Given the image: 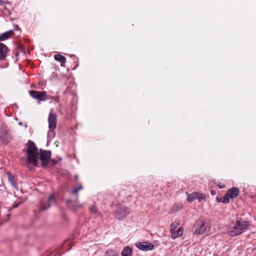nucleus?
<instances>
[{
	"label": "nucleus",
	"mask_w": 256,
	"mask_h": 256,
	"mask_svg": "<svg viewBox=\"0 0 256 256\" xmlns=\"http://www.w3.org/2000/svg\"><path fill=\"white\" fill-rule=\"evenodd\" d=\"M216 200L218 202H222V198H217Z\"/></svg>",
	"instance_id": "obj_30"
},
{
	"label": "nucleus",
	"mask_w": 256,
	"mask_h": 256,
	"mask_svg": "<svg viewBox=\"0 0 256 256\" xmlns=\"http://www.w3.org/2000/svg\"><path fill=\"white\" fill-rule=\"evenodd\" d=\"M132 248L130 246H127L122 250V256H132Z\"/></svg>",
	"instance_id": "obj_16"
},
{
	"label": "nucleus",
	"mask_w": 256,
	"mask_h": 256,
	"mask_svg": "<svg viewBox=\"0 0 256 256\" xmlns=\"http://www.w3.org/2000/svg\"><path fill=\"white\" fill-rule=\"evenodd\" d=\"M54 194H51L49 196L48 201L46 204H42V205L40 207V210H46L49 208H50L51 204H54Z\"/></svg>",
	"instance_id": "obj_10"
},
{
	"label": "nucleus",
	"mask_w": 256,
	"mask_h": 256,
	"mask_svg": "<svg viewBox=\"0 0 256 256\" xmlns=\"http://www.w3.org/2000/svg\"><path fill=\"white\" fill-rule=\"evenodd\" d=\"M26 146L27 149L23 150L24 155L20 160V164L31 170L32 169V141L28 140Z\"/></svg>",
	"instance_id": "obj_2"
},
{
	"label": "nucleus",
	"mask_w": 256,
	"mask_h": 256,
	"mask_svg": "<svg viewBox=\"0 0 256 256\" xmlns=\"http://www.w3.org/2000/svg\"><path fill=\"white\" fill-rule=\"evenodd\" d=\"M52 111V110H50L48 118V128H50L48 135L53 133V130L56 128L57 122L56 114Z\"/></svg>",
	"instance_id": "obj_5"
},
{
	"label": "nucleus",
	"mask_w": 256,
	"mask_h": 256,
	"mask_svg": "<svg viewBox=\"0 0 256 256\" xmlns=\"http://www.w3.org/2000/svg\"><path fill=\"white\" fill-rule=\"evenodd\" d=\"M187 200L191 202L197 198L198 192H193L191 194H187Z\"/></svg>",
	"instance_id": "obj_19"
},
{
	"label": "nucleus",
	"mask_w": 256,
	"mask_h": 256,
	"mask_svg": "<svg viewBox=\"0 0 256 256\" xmlns=\"http://www.w3.org/2000/svg\"><path fill=\"white\" fill-rule=\"evenodd\" d=\"M230 197L227 196V194H225V196L222 198V202L224 203H228L230 202L229 198Z\"/></svg>",
	"instance_id": "obj_25"
},
{
	"label": "nucleus",
	"mask_w": 256,
	"mask_h": 256,
	"mask_svg": "<svg viewBox=\"0 0 256 256\" xmlns=\"http://www.w3.org/2000/svg\"><path fill=\"white\" fill-rule=\"evenodd\" d=\"M205 198H206V196L204 194L198 193V196H197L196 199H198L199 202L202 201V200L204 199Z\"/></svg>",
	"instance_id": "obj_24"
},
{
	"label": "nucleus",
	"mask_w": 256,
	"mask_h": 256,
	"mask_svg": "<svg viewBox=\"0 0 256 256\" xmlns=\"http://www.w3.org/2000/svg\"><path fill=\"white\" fill-rule=\"evenodd\" d=\"M48 256H56V252H51L48 254Z\"/></svg>",
	"instance_id": "obj_29"
},
{
	"label": "nucleus",
	"mask_w": 256,
	"mask_h": 256,
	"mask_svg": "<svg viewBox=\"0 0 256 256\" xmlns=\"http://www.w3.org/2000/svg\"><path fill=\"white\" fill-rule=\"evenodd\" d=\"M82 186H79L78 188H74V190L72 191L71 194H77L78 191L82 190Z\"/></svg>",
	"instance_id": "obj_23"
},
{
	"label": "nucleus",
	"mask_w": 256,
	"mask_h": 256,
	"mask_svg": "<svg viewBox=\"0 0 256 256\" xmlns=\"http://www.w3.org/2000/svg\"><path fill=\"white\" fill-rule=\"evenodd\" d=\"M239 190L238 188L234 187L230 189L226 192L227 196H229L230 198H236L238 194Z\"/></svg>",
	"instance_id": "obj_12"
},
{
	"label": "nucleus",
	"mask_w": 256,
	"mask_h": 256,
	"mask_svg": "<svg viewBox=\"0 0 256 256\" xmlns=\"http://www.w3.org/2000/svg\"><path fill=\"white\" fill-rule=\"evenodd\" d=\"M182 204L181 203H176L172 207V212H176L182 208Z\"/></svg>",
	"instance_id": "obj_21"
},
{
	"label": "nucleus",
	"mask_w": 256,
	"mask_h": 256,
	"mask_svg": "<svg viewBox=\"0 0 256 256\" xmlns=\"http://www.w3.org/2000/svg\"><path fill=\"white\" fill-rule=\"evenodd\" d=\"M54 59L61 62L62 66H64V64L66 61V58L60 54H56L54 56Z\"/></svg>",
	"instance_id": "obj_17"
},
{
	"label": "nucleus",
	"mask_w": 256,
	"mask_h": 256,
	"mask_svg": "<svg viewBox=\"0 0 256 256\" xmlns=\"http://www.w3.org/2000/svg\"><path fill=\"white\" fill-rule=\"evenodd\" d=\"M52 162L53 164H56L58 162V160H52Z\"/></svg>",
	"instance_id": "obj_32"
},
{
	"label": "nucleus",
	"mask_w": 256,
	"mask_h": 256,
	"mask_svg": "<svg viewBox=\"0 0 256 256\" xmlns=\"http://www.w3.org/2000/svg\"><path fill=\"white\" fill-rule=\"evenodd\" d=\"M6 176L11 184L15 188H17L14 176L10 172H6Z\"/></svg>",
	"instance_id": "obj_15"
},
{
	"label": "nucleus",
	"mask_w": 256,
	"mask_h": 256,
	"mask_svg": "<svg viewBox=\"0 0 256 256\" xmlns=\"http://www.w3.org/2000/svg\"><path fill=\"white\" fill-rule=\"evenodd\" d=\"M90 211L92 214H96L97 212V208L96 206H94L90 208Z\"/></svg>",
	"instance_id": "obj_26"
},
{
	"label": "nucleus",
	"mask_w": 256,
	"mask_h": 256,
	"mask_svg": "<svg viewBox=\"0 0 256 256\" xmlns=\"http://www.w3.org/2000/svg\"><path fill=\"white\" fill-rule=\"evenodd\" d=\"M7 52V46L5 44L0 43V60L5 59Z\"/></svg>",
	"instance_id": "obj_11"
},
{
	"label": "nucleus",
	"mask_w": 256,
	"mask_h": 256,
	"mask_svg": "<svg viewBox=\"0 0 256 256\" xmlns=\"http://www.w3.org/2000/svg\"><path fill=\"white\" fill-rule=\"evenodd\" d=\"M29 94H30V96H32V90H30L29 91Z\"/></svg>",
	"instance_id": "obj_33"
},
{
	"label": "nucleus",
	"mask_w": 256,
	"mask_h": 256,
	"mask_svg": "<svg viewBox=\"0 0 256 256\" xmlns=\"http://www.w3.org/2000/svg\"><path fill=\"white\" fill-rule=\"evenodd\" d=\"M214 183L219 187L220 188H222L224 187V185L220 182H217Z\"/></svg>",
	"instance_id": "obj_27"
},
{
	"label": "nucleus",
	"mask_w": 256,
	"mask_h": 256,
	"mask_svg": "<svg viewBox=\"0 0 256 256\" xmlns=\"http://www.w3.org/2000/svg\"><path fill=\"white\" fill-rule=\"evenodd\" d=\"M33 98L36 100L38 103L40 104V102L44 101L46 99V92L33 90Z\"/></svg>",
	"instance_id": "obj_9"
},
{
	"label": "nucleus",
	"mask_w": 256,
	"mask_h": 256,
	"mask_svg": "<svg viewBox=\"0 0 256 256\" xmlns=\"http://www.w3.org/2000/svg\"><path fill=\"white\" fill-rule=\"evenodd\" d=\"M50 156V151L42 150H40V158L43 166H46L48 165Z\"/></svg>",
	"instance_id": "obj_7"
},
{
	"label": "nucleus",
	"mask_w": 256,
	"mask_h": 256,
	"mask_svg": "<svg viewBox=\"0 0 256 256\" xmlns=\"http://www.w3.org/2000/svg\"><path fill=\"white\" fill-rule=\"evenodd\" d=\"M129 214L128 209L124 206H118L115 212V216L117 219L122 220Z\"/></svg>",
	"instance_id": "obj_6"
},
{
	"label": "nucleus",
	"mask_w": 256,
	"mask_h": 256,
	"mask_svg": "<svg viewBox=\"0 0 256 256\" xmlns=\"http://www.w3.org/2000/svg\"><path fill=\"white\" fill-rule=\"evenodd\" d=\"M12 139V136L9 133L8 128L6 125H2L0 128V141L4 144H8Z\"/></svg>",
	"instance_id": "obj_4"
},
{
	"label": "nucleus",
	"mask_w": 256,
	"mask_h": 256,
	"mask_svg": "<svg viewBox=\"0 0 256 256\" xmlns=\"http://www.w3.org/2000/svg\"><path fill=\"white\" fill-rule=\"evenodd\" d=\"M14 34L12 30H10L0 36V41H4L8 39L10 36Z\"/></svg>",
	"instance_id": "obj_14"
},
{
	"label": "nucleus",
	"mask_w": 256,
	"mask_h": 256,
	"mask_svg": "<svg viewBox=\"0 0 256 256\" xmlns=\"http://www.w3.org/2000/svg\"><path fill=\"white\" fill-rule=\"evenodd\" d=\"M14 29L16 30H19L18 26H15Z\"/></svg>",
	"instance_id": "obj_31"
},
{
	"label": "nucleus",
	"mask_w": 256,
	"mask_h": 256,
	"mask_svg": "<svg viewBox=\"0 0 256 256\" xmlns=\"http://www.w3.org/2000/svg\"><path fill=\"white\" fill-rule=\"evenodd\" d=\"M38 148L33 142V166H34L36 164V155H38Z\"/></svg>",
	"instance_id": "obj_18"
},
{
	"label": "nucleus",
	"mask_w": 256,
	"mask_h": 256,
	"mask_svg": "<svg viewBox=\"0 0 256 256\" xmlns=\"http://www.w3.org/2000/svg\"><path fill=\"white\" fill-rule=\"evenodd\" d=\"M250 226V222L244 220H238L231 222L228 228L227 234L231 236H234L245 232Z\"/></svg>",
	"instance_id": "obj_1"
},
{
	"label": "nucleus",
	"mask_w": 256,
	"mask_h": 256,
	"mask_svg": "<svg viewBox=\"0 0 256 256\" xmlns=\"http://www.w3.org/2000/svg\"><path fill=\"white\" fill-rule=\"evenodd\" d=\"M106 256H119L118 252L112 250H108L106 254Z\"/></svg>",
	"instance_id": "obj_22"
},
{
	"label": "nucleus",
	"mask_w": 256,
	"mask_h": 256,
	"mask_svg": "<svg viewBox=\"0 0 256 256\" xmlns=\"http://www.w3.org/2000/svg\"><path fill=\"white\" fill-rule=\"evenodd\" d=\"M172 234V238L175 239L181 236L183 234V228L180 227L176 230H174L170 232Z\"/></svg>",
	"instance_id": "obj_13"
},
{
	"label": "nucleus",
	"mask_w": 256,
	"mask_h": 256,
	"mask_svg": "<svg viewBox=\"0 0 256 256\" xmlns=\"http://www.w3.org/2000/svg\"><path fill=\"white\" fill-rule=\"evenodd\" d=\"M82 206L80 205V204L76 205L75 206H74V207L73 208V210L74 212H76L78 208H81Z\"/></svg>",
	"instance_id": "obj_28"
},
{
	"label": "nucleus",
	"mask_w": 256,
	"mask_h": 256,
	"mask_svg": "<svg viewBox=\"0 0 256 256\" xmlns=\"http://www.w3.org/2000/svg\"><path fill=\"white\" fill-rule=\"evenodd\" d=\"M209 228V224L204 220L200 219L194 224L192 231L197 236L204 234Z\"/></svg>",
	"instance_id": "obj_3"
},
{
	"label": "nucleus",
	"mask_w": 256,
	"mask_h": 256,
	"mask_svg": "<svg viewBox=\"0 0 256 256\" xmlns=\"http://www.w3.org/2000/svg\"><path fill=\"white\" fill-rule=\"evenodd\" d=\"M180 220H176L174 222H172L170 226V232L176 230L177 227L180 225Z\"/></svg>",
	"instance_id": "obj_20"
},
{
	"label": "nucleus",
	"mask_w": 256,
	"mask_h": 256,
	"mask_svg": "<svg viewBox=\"0 0 256 256\" xmlns=\"http://www.w3.org/2000/svg\"><path fill=\"white\" fill-rule=\"evenodd\" d=\"M19 124H20V125H22V122H20V123H19Z\"/></svg>",
	"instance_id": "obj_35"
},
{
	"label": "nucleus",
	"mask_w": 256,
	"mask_h": 256,
	"mask_svg": "<svg viewBox=\"0 0 256 256\" xmlns=\"http://www.w3.org/2000/svg\"><path fill=\"white\" fill-rule=\"evenodd\" d=\"M136 246L142 251L151 250L154 248V245L152 244L147 242H137L136 244Z\"/></svg>",
	"instance_id": "obj_8"
},
{
	"label": "nucleus",
	"mask_w": 256,
	"mask_h": 256,
	"mask_svg": "<svg viewBox=\"0 0 256 256\" xmlns=\"http://www.w3.org/2000/svg\"><path fill=\"white\" fill-rule=\"evenodd\" d=\"M70 202V200H67V201L66 202L67 204H68V203H69Z\"/></svg>",
	"instance_id": "obj_34"
},
{
	"label": "nucleus",
	"mask_w": 256,
	"mask_h": 256,
	"mask_svg": "<svg viewBox=\"0 0 256 256\" xmlns=\"http://www.w3.org/2000/svg\"><path fill=\"white\" fill-rule=\"evenodd\" d=\"M2 224V222H0V225Z\"/></svg>",
	"instance_id": "obj_36"
}]
</instances>
